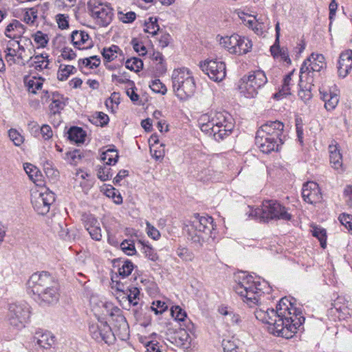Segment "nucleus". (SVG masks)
<instances>
[{"label": "nucleus", "instance_id": "obj_1", "mask_svg": "<svg viewBox=\"0 0 352 352\" xmlns=\"http://www.w3.org/2000/svg\"><path fill=\"white\" fill-rule=\"evenodd\" d=\"M295 300L282 298L273 308L256 309L255 317L263 323L268 324V331L275 336L289 339L298 331L304 330L305 318L300 308L295 307Z\"/></svg>", "mask_w": 352, "mask_h": 352}, {"label": "nucleus", "instance_id": "obj_2", "mask_svg": "<svg viewBox=\"0 0 352 352\" xmlns=\"http://www.w3.org/2000/svg\"><path fill=\"white\" fill-rule=\"evenodd\" d=\"M28 292L41 305L56 304L60 297L58 280L47 272H36L32 274L27 283Z\"/></svg>", "mask_w": 352, "mask_h": 352}, {"label": "nucleus", "instance_id": "obj_3", "mask_svg": "<svg viewBox=\"0 0 352 352\" xmlns=\"http://www.w3.org/2000/svg\"><path fill=\"white\" fill-rule=\"evenodd\" d=\"M199 125L203 133L217 142L230 135L234 128L233 118L226 111L204 114L199 120Z\"/></svg>", "mask_w": 352, "mask_h": 352}, {"label": "nucleus", "instance_id": "obj_4", "mask_svg": "<svg viewBox=\"0 0 352 352\" xmlns=\"http://www.w3.org/2000/svg\"><path fill=\"white\" fill-rule=\"evenodd\" d=\"M268 285L264 280L261 282L254 280L252 276L243 277L234 287L236 294L241 296L243 301L250 307L257 305L261 296L265 293L264 287Z\"/></svg>", "mask_w": 352, "mask_h": 352}, {"label": "nucleus", "instance_id": "obj_5", "mask_svg": "<svg viewBox=\"0 0 352 352\" xmlns=\"http://www.w3.org/2000/svg\"><path fill=\"white\" fill-rule=\"evenodd\" d=\"M251 215L263 222H268L270 220L288 221L292 219V215L288 212V209L274 199L264 200L260 208L252 210Z\"/></svg>", "mask_w": 352, "mask_h": 352}, {"label": "nucleus", "instance_id": "obj_6", "mask_svg": "<svg viewBox=\"0 0 352 352\" xmlns=\"http://www.w3.org/2000/svg\"><path fill=\"white\" fill-rule=\"evenodd\" d=\"M172 81L173 91L179 100H185L194 94L196 85L195 80L188 69L182 68L174 70Z\"/></svg>", "mask_w": 352, "mask_h": 352}, {"label": "nucleus", "instance_id": "obj_7", "mask_svg": "<svg viewBox=\"0 0 352 352\" xmlns=\"http://www.w3.org/2000/svg\"><path fill=\"white\" fill-rule=\"evenodd\" d=\"M325 58L321 54L312 53L309 58L305 59L300 69V82L303 78L311 84L314 82V78L317 74L326 68Z\"/></svg>", "mask_w": 352, "mask_h": 352}, {"label": "nucleus", "instance_id": "obj_8", "mask_svg": "<svg viewBox=\"0 0 352 352\" xmlns=\"http://www.w3.org/2000/svg\"><path fill=\"white\" fill-rule=\"evenodd\" d=\"M30 318V307L26 302H20L8 305L6 319L14 328H23Z\"/></svg>", "mask_w": 352, "mask_h": 352}, {"label": "nucleus", "instance_id": "obj_9", "mask_svg": "<svg viewBox=\"0 0 352 352\" xmlns=\"http://www.w3.org/2000/svg\"><path fill=\"white\" fill-rule=\"evenodd\" d=\"M267 82L265 74L261 70H257L241 78L239 89L246 98H254L258 94V89L263 87Z\"/></svg>", "mask_w": 352, "mask_h": 352}, {"label": "nucleus", "instance_id": "obj_10", "mask_svg": "<svg viewBox=\"0 0 352 352\" xmlns=\"http://www.w3.org/2000/svg\"><path fill=\"white\" fill-rule=\"evenodd\" d=\"M89 331L91 338L97 342H104L107 344L114 342L116 337L111 327L107 321L98 319L96 322H91L89 325Z\"/></svg>", "mask_w": 352, "mask_h": 352}, {"label": "nucleus", "instance_id": "obj_11", "mask_svg": "<svg viewBox=\"0 0 352 352\" xmlns=\"http://www.w3.org/2000/svg\"><path fill=\"white\" fill-rule=\"evenodd\" d=\"M199 66L201 70L214 82L222 81L226 76L225 63L217 58L201 62Z\"/></svg>", "mask_w": 352, "mask_h": 352}, {"label": "nucleus", "instance_id": "obj_12", "mask_svg": "<svg viewBox=\"0 0 352 352\" xmlns=\"http://www.w3.org/2000/svg\"><path fill=\"white\" fill-rule=\"evenodd\" d=\"M55 201V195L49 190L45 192H35L32 198V204L34 210L41 215L46 214L50 208V206Z\"/></svg>", "mask_w": 352, "mask_h": 352}, {"label": "nucleus", "instance_id": "obj_13", "mask_svg": "<svg viewBox=\"0 0 352 352\" xmlns=\"http://www.w3.org/2000/svg\"><path fill=\"white\" fill-rule=\"evenodd\" d=\"M283 128V123L278 120L269 121L263 124L257 132L259 133V134H263L273 138L275 140H278L280 144H283V140L281 138Z\"/></svg>", "mask_w": 352, "mask_h": 352}, {"label": "nucleus", "instance_id": "obj_14", "mask_svg": "<svg viewBox=\"0 0 352 352\" xmlns=\"http://www.w3.org/2000/svg\"><path fill=\"white\" fill-rule=\"evenodd\" d=\"M255 144L263 153H270L272 151H278L279 147L283 144L279 140H275L263 134L256 132Z\"/></svg>", "mask_w": 352, "mask_h": 352}, {"label": "nucleus", "instance_id": "obj_15", "mask_svg": "<svg viewBox=\"0 0 352 352\" xmlns=\"http://www.w3.org/2000/svg\"><path fill=\"white\" fill-rule=\"evenodd\" d=\"M110 316L114 322V328L119 331L120 339L124 340L129 336V324L125 317L122 314L121 310L118 307H113L110 313Z\"/></svg>", "mask_w": 352, "mask_h": 352}, {"label": "nucleus", "instance_id": "obj_16", "mask_svg": "<svg viewBox=\"0 0 352 352\" xmlns=\"http://www.w3.org/2000/svg\"><path fill=\"white\" fill-rule=\"evenodd\" d=\"M302 197L305 201L309 204H316L322 199L318 184L314 182H308L303 184L302 189Z\"/></svg>", "mask_w": 352, "mask_h": 352}, {"label": "nucleus", "instance_id": "obj_17", "mask_svg": "<svg viewBox=\"0 0 352 352\" xmlns=\"http://www.w3.org/2000/svg\"><path fill=\"white\" fill-rule=\"evenodd\" d=\"M192 226L199 232L210 234L214 229L213 219L208 215L194 214Z\"/></svg>", "mask_w": 352, "mask_h": 352}, {"label": "nucleus", "instance_id": "obj_18", "mask_svg": "<svg viewBox=\"0 0 352 352\" xmlns=\"http://www.w3.org/2000/svg\"><path fill=\"white\" fill-rule=\"evenodd\" d=\"M352 69V50H346L340 53L338 63L339 77L345 78Z\"/></svg>", "mask_w": 352, "mask_h": 352}, {"label": "nucleus", "instance_id": "obj_19", "mask_svg": "<svg viewBox=\"0 0 352 352\" xmlns=\"http://www.w3.org/2000/svg\"><path fill=\"white\" fill-rule=\"evenodd\" d=\"M82 220L85 228L88 231L91 239L95 241H100L102 238L101 228L97 219L92 214H84Z\"/></svg>", "mask_w": 352, "mask_h": 352}, {"label": "nucleus", "instance_id": "obj_20", "mask_svg": "<svg viewBox=\"0 0 352 352\" xmlns=\"http://www.w3.org/2000/svg\"><path fill=\"white\" fill-rule=\"evenodd\" d=\"M329 161L331 167L338 173H342L345 170L343 165L342 155L340 153L339 146L337 144H330L329 146Z\"/></svg>", "mask_w": 352, "mask_h": 352}, {"label": "nucleus", "instance_id": "obj_21", "mask_svg": "<svg viewBox=\"0 0 352 352\" xmlns=\"http://www.w3.org/2000/svg\"><path fill=\"white\" fill-rule=\"evenodd\" d=\"M71 41L74 47L78 50L90 49L93 47L92 41L85 31H73L71 34Z\"/></svg>", "mask_w": 352, "mask_h": 352}, {"label": "nucleus", "instance_id": "obj_22", "mask_svg": "<svg viewBox=\"0 0 352 352\" xmlns=\"http://www.w3.org/2000/svg\"><path fill=\"white\" fill-rule=\"evenodd\" d=\"M34 340L41 348L45 350L50 349L55 342L54 336L50 331L42 329L35 332Z\"/></svg>", "mask_w": 352, "mask_h": 352}, {"label": "nucleus", "instance_id": "obj_23", "mask_svg": "<svg viewBox=\"0 0 352 352\" xmlns=\"http://www.w3.org/2000/svg\"><path fill=\"white\" fill-rule=\"evenodd\" d=\"M275 31H276V39L274 45L270 47V52L272 55L274 57L278 56V54L276 52H274V50H277L279 53V56H280L281 59L286 62L288 64L291 63V59L289 56V52L287 49L285 48H280L279 45V38H280V23L278 21L276 23L275 25Z\"/></svg>", "mask_w": 352, "mask_h": 352}, {"label": "nucleus", "instance_id": "obj_24", "mask_svg": "<svg viewBox=\"0 0 352 352\" xmlns=\"http://www.w3.org/2000/svg\"><path fill=\"white\" fill-rule=\"evenodd\" d=\"M113 16V9L105 4L101 7L93 16L97 19L98 24L102 27L108 26L112 21Z\"/></svg>", "mask_w": 352, "mask_h": 352}, {"label": "nucleus", "instance_id": "obj_25", "mask_svg": "<svg viewBox=\"0 0 352 352\" xmlns=\"http://www.w3.org/2000/svg\"><path fill=\"white\" fill-rule=\"evenodd\" d=\"M51 100L52 102L50 103L49 108L50 112L52 114L56 115V113H60L65 108L67 103L68 98H65L63 95L56 91L52 93Z\"/></svg>", "mask_w": 352, "mask_h": 352}, {"label": "nucleus", "instance_id": "obj_26", "mask_svg": "<svg viewBox=\"0 0 352 352\" xmlns=\"http://www.w3.org/2000/svg\"><path fill=\"white\" fill-rule=\"evenodd\" d=\"M28 63H30V67H33L36 71L40 72L48 67L50 61L47 54H41L31 56Z\"/></svg>", "mask_w": 352, "mask_h": 352}, {"label": "nucleus", "instance_id": "obj_27", "mask_svg": "<svg viewBox=\"0 0 352 352\" xmlns=\"http://www.w3.org/2000/svg\"><path fill=\"white\" fill-rule=\"evenodd\" d=\"M68 139L76 144H82L85 140L86 132L78 126H72L68 132Z\"/></svg>", "mask_w": 352, "mask_h": 352}, {"label": "nucleus", "instance_id": "obj_28", "mask_svg": "<svg viewBox=\"0 0 352 352\" xmlns=\"http://www.w3.org/2000/svg\"><path fill=\"white\" fill-rule=\"evenodd\" d=\"M294 72V71L293 70L284 77L281 88L279 89L278 92L274 94V98L280 99L283 96H286L291 94L290 85L292 81V76L293 75Z\"/></svg>", "mask_w": 352, "mask_h": 352}, {"label": "nucleus", "instance_id": "obj_29", "mask_svg": "<svg viewBox=\"0 0 352 352\" xmlns=\"http://www.w3.org/2000/svg\"><path fill=\"white\" fill-rule=\"evenodd\" d=\"M48 9V3H45L42 6H37L30 8L24 14L23 19L26 23H33L38 17L39 10L44 11Z\"/></svg>", "mask_w": 352, "mask_h": 352}, {"label": "nucleus", "instance_id": "obj_30", "mask_svg": "<svg viewBox=\"0 0 352 352\" xmlns=\"http://www.w3.org/2000/svg\"><path fill=\"white\" fill-rule=\"evenodd\" d=\"M119 158L118 152L116 148H109L102 153L100 160L107 165H115Z\"/></svg>", "mask_w": 352, "mask_h": 352}, {"label": "nucleus", "instance_id": "obj_31", "mask_svg": "<svg viewBox=\"0 0 352 352\" xmlns=\"http://www.w3.org/2000/svg\"><path fill=\"white\" fill-rule=\"evenodd\" d=\"M252 47V43L250 40L245 37L239 36V40L238 45L235 50H234V54L241 55L249 52Z\"/></svg>", "mask_w": 352, "mask_h": 352}, {"label": "nucleus", "instance_id": "obj_32", "mask_svg": "<svg viewBox=\"0 0 352 352\" xmlns=\"http://www.w3.org/2000/svg\"><path fill=\"white\" fill-rule=\"evenodd\" d=\"M122 54L120 48L116 45H112L109 47L103 48L101 54L107 62H111L117 58V54Z\"/></svg>", "mask_w": 352, "mask_h": 352}, {"label": "nucleus", "instance_id": "obj_33", "mask_svg": "<svg viewBox=\"0 0 352 352\" xmlns=\"http://www.w3.org/2000/svg\"><path fill=\"white\" fill-rule=\"evenodd\" d=\"M23 168L30 179L34 183L41 181L42 175L35 166L30 163H25L23 165Z\"/></svg>", "mask_w": 352, "mask_h": 352}, {"label": "nucleus", "instance_id": "obj_34", "mask_svg": "<svg viewBox=\"0 0 352 352\" xmlns=\"http://www.w3.org/2000/svg\"><path fill=\"white\" fill-rule=\"evenodd\" d=\"M139 296L140 289L135 286L130 285L123 298L125 297L131 305L135 306L138 304Z\"/></svg>", "mask_w": 352, "mask_h": 352}, {"label": "nucleus", "instance_id": "obj_35", "mask_svg": "<svg viewBox=\"0 0 352 352\" xmlns=\"http://www.w3.org/2000/svg\"><path fill=\"white\" fill-rule=\"evenodd\" d=\"M89 121L96 126L102 127L109 123V118L103 112H96L90 116Z\"/></svg>", "mask_w": 352, "mask_h": 352}, {"label": "nucleus", "instance_id": "obj_36", "mask_svg": "<svg viewBox=\"0 0 352 352\" xmlns=\"http://www.w3.org/2000/svg\"><path fill=\"white\" fill-rule=\"evenodd\" d=\"M109 166L105 164L103 166H98L97 177L102 182L109 180L113 177L112 169Z\"/></svg>", "mask_w": 352, "mask_h": 352}, {"label": "nucleus", "instance_id": "obj_37", "mask_svg": "<svg viewBox=\"0 0 352 352\" xmlns=\"http://www.w3.org/2000/svg\"><path fill=\"white\" fill-rule=\"evenodd\" d=\"M312 235L317 238L320 243V246L322 248H325L327 246V232L326 230L318 226L313 227Z\"/></svg>", "mask_w": 352, "mask_h": 352}, {"label": "nucleus", "instance_id": "obj_38", "mask_svg": "<svg viewBox=\"0 0 352 352\" xmlns=\"http://www.w3.org/2000/svg\"><path fill=\"white\" fill-rule=\"evenodd\" d=\"M144 32L156 35L160 30L159 25L157 24V19L155 17H149L148 21L144 23Z\"/></svg>", "mask_w": 352, "mask_h": 352}, {"label": "nucleus", "instance_id": "obj_39", "mask_svg": "<svg viewBox=\"0 0 352 352\" xmlns=\"http://www.w3.org/2000/svg\"><path fill=\"white\" fill-rule=\"evenodd\" d=\"M143 61L140 58L136 57L129 58L125 63V67L128 69L135 72H140L143 68Z\"/></svg>", "mask_w": 352, "mask_h": 352}, {"label": "nucleus", "instance_id": "obj_40", "mask_svg": "<svg viewBox=\"0 0 352 352\" xmlns=\"http://www.w3.org/2000/svg\"><path fill=\"white\" fill-rule=\"evenodd\" d=\"M134 265L131 261L126 260L124 261H122V265H119L118 268L119 276L122 278L127 277L131 274Z\"/></svg>", "mask_w": 352, "mask_h": 352}, {"label": "nucleus", "instance_id": "obj_41", "mask_svg": "<svg viewBox=\"0 0 352 352\" xmlns=\"http://www.w3.org/2000/svg\"><path fill=\"white\" fill-rule=\"evenodd\" d=\"M224 47L228 49L230 53L234 54V50H236L239 40V35L233 34L229 37L223 38Z\"/></svg>", "mask_w": 352, "mask_h": 352}, {"label": "nucleus", "instance_id": "obj_42", "mask_svg": "<svg viewBox=\"0 0 352 352\" xmlns=\"http://www.w3.org/2000/svg\"><path fill=\"white\" fill-rule=\"evenodd\" d=\"M43 78L39 77L38 79L34 78L27 82L28 90L30 93L35 94L36 90H39L42 88Z\"/></svg>", "mask_w": 352, "mask_h": 352}, {"label": "nucleus", "instance_id": "obj_43", "mask_svg": "<svg viewBox=\"0 0 352 352\" xmlns=\"http://www.w3.org/2000/svg\"><path fill=\"white\" fill-rule=\"evenodd\" d=\"M143 253L148 259L152 261H157L159 259V256L155 250L150 245L142 243Z\"/></svg>", "mask_w": 352, "mask_h": 352}, {"label": "nucleus", "instance_id": "obj_44", "mask_svg": "<svg viewBox=\"0 0 352 352\" xmlns=\"http://www.w3.org/2000/svg\"><path fill=\"white\" fill-rule=\"evenodd\" d=\"M302 82L300 81L299 87L300 90L298 91V96L304 101L309 100L311 98V86H314V82L311 84L309 83L308 81H307V83L308 85V87L305 86V87H302Z\"/></svg>", "mask_w": 352, "mask_h": 352}, {"label": "nucleus", "instance_id": "obj_45", "mask_svg": "<svg viewBox=\"0 0 352 352\" xmlns=\"http://www.w3.org/2000/svg\"><path fill=\"white\" fill-rule=\"evenodd\" d=\"M34 42L40 47H45L49 42V37L47 34L43 33L41 31H37L32 35Z\"/></svg>", "mask_w": 352, "mask_h": 352}, {"label": "nucleus", "instance_id": "obj_46", "mask_svg": "<svg viewBox=\"0 0 352 352\" xmlns=\"http://www.w3.org/2000/svg\"><path fill=\"white\" fill-rule=\"evenodd\" d=\"M120 248L122 251L129 256H133L136 254L134 242L131 240H124L120 243Z\"/></svg>", "mask_w": 352, "mask_h": 352}, {"label": "nucleus", "instance_id": "obj_47", "mask_svg": "<svg viewBox=\"0 0 352 352\" xmlns=\"http://www.w3.org/2000/svg\"><path fill=\"white\" fill-rule=\"evenodd\" d=\"M8 137L16 146H21L24 142L23 136L14 129H11L8 131Z\"/></svg>", "mask_w": 352, "mask_h": 352}, {"label": "nucleus", "instance_id": "obj_48", "mask_svg": "<svg viewBox=\"0 0 352 352\" xmlns=\"http://www.w3.org/2000/svg\"><path fill=\"white\" fill-rule=\"evenodd\" d=\"M149 87L155 93L164 95L167 92L166 87L159 79L152 80Z\"/></svg>", "mask_w": 352, "mask_h": 352}, {"label": "nucleus", "instance_id": "obj_49", "mask_svg": "<svg viewBox=\"0 0 352 352\" xmlns=\"http://www.w3.org/2000/svg\"><path fill=\"white\" fill-rule=\"evenodd\" d=\"M222 346L224 352H239V348L236 340L223 339Z\"/></svg>", "mask_w": 352, "mask_h": 352}, {"label": "nucleus", "instance_id": "obj_50", "mask_svg": "<svg viewBox=\"0 0 352 352\" xmlns=\"http://www.w3.org/2000/svg\"><path fill=\"white\" fill-rule=\"evenodd\" d=\"M177 255L185 261H191L194 258L193 253L186 248H179L176 251Z\"/></svg>", "mask_w": 352, "mask_h": 352}, {"label": "nucleus", "instance_id": "obj_51", "mask_svg": "<svg viewBox=\"0 0 352 352\" xmlns=\"http://www.w3.org/2000/svg\"><path fill=\"white\" fill-rule=\"evenodd\" d=\"M340 223L351 233H352V215L342 213L338 218Z\"/></svg>", "mask_w": 352, "mask_h": 352}, {"label": "nucleus", "instance_id": "obj_52", "mask_svg": "<svg viewBox=\"0 0 352 352\" xmlns=\"http://www.w3.org/2000/svg\"><path fill=\"white\" fill-rule=\"evenodd\" d=\"M82 157L83 154L79 149H75L67 153V160L71 164L74 165H76Z\"/></svg>", "mask_w": 352, "mask_h": 352}, {"label": "nucleus", "instance_id": "obj_53", "mask_svg": "<svg viewBox=\"0 0 352 352\" xmlns=\"http://www.w3.org/2000/svg\"><path fill=\"white\" fill-rule=\"evenodd\" d=\"M172 316L178 321H184L186 313L179 306L173 307L170 310Z\"/></svg>", "mask_w": 352, "mask_h": 352}, {"label": "nucleus", "instance_id": "obj_54", "mask_svg": "<svg viewBox=\"0 0 352 352\" xmlns=\"http://www.w3.org/2000/svg\"><path fill=\"white\" fill-rule=\"evenodd\" d=\"M168 309V306L165 302L161 300L153 301L151 306V309L155 314H160L164 312Z\"/></svg>", "mask_w": 352, "mask_h": 352}, {"label": "nucleus", "instance_id": "obj_55", "mask_svg": "<svg viewBox=\"0 0 352 352\" xmlns=\"http://www.w3.org/2000/svg\"><path fill=\"white\" fill-rule=\"evenodd\" d=\"M339 102L338 96L336 94H334L332 96H330L328 100H326V104H324V107L327 111H331L334 109L338 105Z\"/></svg>", "mask_w": 352, "mask_h": 352}, {"label": "nucleus", "instance_id": "obj_56", "mask_svg": "<svg viewBox=\"0 0 352 352\" xmlns=\"http://www.w3.org/2000/svg\"><path fill=\"white\" fill-rule=\"evenodd\" d=\"M104 6V5L98 1L97 0H89L87 2V8L91 13V16H94L96 12H97L98 10Z\"/></svg>", "mask_w": 352, "mask_h": 352}, {"label": "nucleus", "instance_id": "obj_57", "mask_svg": "<svg viewBox=\"0 0 352 352\" xmlns=\"http://www.w3.org/2000/svg\"><path fill=\"white\" fill-rule=\"evenodd\" d=\"M131 44L134 50L139 53L140 55L144 56L146 54V47L137 38H133L131 41Z\"/></svg>", "mask_w": 352, "mask_h": 352}, {"label": "nucleus", "instance_id": "obj_58", "mask_svg": "<svg viewBox=\"0 0 352 352\" xmlns=\"http://www.w3.org/2000/svg\"><path fill=\"white\" fill-rule=\"evenodd\" d=\"M71 75L69 71L67 69L66 65H60L57 73V78L59 80H66Z\"/></svg>", "mask_w": 352, "mask_h": 352}, {"label": "nucleus", "instance_id": "obj_59", "mask_svg": "<svg viewBox=\"0 0 352 352\" xmlns=\"http://www.w3.org/2000/svg\"><path fill=\"white\" fill-rule=\"evenodd\" d=\"M68 16L63 14L56 15V21L58 28L61 30H65L69 28Z\"/></svg>", "mask_w": 352, "mask_h": 352}, {"label": "nucleus", "instance_id": "obj_60", "mask_svg": "<svg viewBox=\"0 0 352 352\" xmlns=\"http://www.w3.org/2000/svg\"><path fill=\"white\" fill-rule=\"evenodd\" d=\"M146 230L148 236L154 240H157L160 237V233L159 230L148 222L146 223Z\"/></svg>", "mask_w": 352, "mask_h": 352}, {"label": "nucleus", "instance_id": "obj_61", "mask_svg": "<svg viewBox=\"0 0 352 352\" xmlns=\"http://www.w3.org/2000/svg\"><path fill=\"white\" fill-rule=\"evenodd\" d=\"M118 14L123 15V16L120 17V20L124 23H132L136 19V14L132 11L128 12L126 14H122V12H120Z\"/></svg>", "mask_w": 352, "mask_h": 352}, {"label": "nucleus", "instance_id": "obj_62", "mask_svg": "<svg viewBox=\"0 0 352 352\" xmlns=\"http://www.w3.org/2000/svg\"><path fill=\"white\" fill-rule=\"evenodd\" d=\"M15 24L14 20L10 23L6 28L5 34L7 37L15 39L17 38V34L15 33Z\"/></svg>", "mask_w": 352, "mask_h": 352}, {"label": "nucleus", "instance_id": "obj_63", "mask_svg": "<svg viewBox=\"0 0 352 352\" xmlns=\"http://www.w3.org/2000/svg\"><path fill=\"white\" fill-rule=\"evenodd\" d=\"M40 131L43 138L45 140L50 139L53 135L52 130L51 127L47 124H43L40 128Z\"/></svg>", "mask_w": 352, "mask_h": 352}, {"label": "nucleus", "instance_id": "obj_64", "mask_svg": "<svg viewBox=\"0 0 352 352\" xmlns=\"http://www.w3.org/2000/svg\"><path fill=\"white\" fill-rule=\"evenodd\" d=\"M61 55L63 58L66 60H73L76 57V54L74 50L67 47L63 49Z\"/></svg>", "mask_w": 352, "mask_h": 352}]
</instances>
